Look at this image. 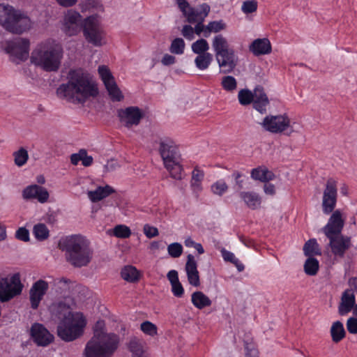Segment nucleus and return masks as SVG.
Masks as SVG:
<instances>
[{
	"instance_id": "nucleus-47",
	"label": "nucleus",
	"mask_w": 357,
	"mask_h": 357,
	"mask_svg": "<svg viewBox=\"0 0 357 357\" xmlns=\"http://www.w3.org/2000/svg\"><path fill=\"white\" fill-rule=\"evenodd\" d=\"M113 234L118 238H126L131 235V231L128 227L124 225H119L114 227Z\"/></svg>"
},
{
	"instance_id": "nucleus-10",
	"label": "nucleus",
	"mask_w": 357,
	"mask_h": 357,
	"mask_svg": "<svg viewBox=\"0 0 357 357\" xmlns=\"http://www.w3.org/2000/svg\"><path fill=\"white\" fill-rule=\"evenodd\" d=\"M83 34L86 40L94 46L104 45V31L100 26L97 15H90L84 20Z\"/></svg>"
},
{
	"instance_id": "nucleus-52",
	"label": "nucleus",
	"mask_w": 357,
	"mask_h": 357,
	"mask_svg": "<svg viewBox=\"0 0 357 357\" xmlns=\"http://www.w3.org/2000/svg\"><path fill=\"white\" fill-rule=\"evenodd\" d=\"M245 357H259L258 350L252 344L246 343L245 345Z\"/></svg>"
},
{
	"instance_id": "nucleus-55",
	"label": "nucleus",
	"mask_w": 357,
	"mask_h": 357,
	"mask_svg": "<svg viewBox=\"0 0 357 357\" xmlns=\"http://www.w3.org/2000/svg\"><path fill=\"white\" fill-rule=\"evenodd\" d=\"M347 284L348 288H347L345 291H349L354 294H357V278L351 277L349 278Z\"/></svg>"
},
{
	"instance_id": "nucleus-2",
	"label": "nucleus",
	"mask_w": 357,
	"mask_h": 357,
	"mask_svg": "<svg viewBox=\"0 0 357 357\" xmlns=\"http://www.w3.org/2000/svg\"><path fill=\"white\" fill-rule=\"evenodd\" d=\"M121 338L114 333L105 329V323L98 321L93 328V335L87 342L83 357H112L121 344Z\"/></svg>"
},
{
	"instance_id": "nucleus-31",
	"label": "nucleus",
	"mask_w": 357,
	"mask_h": 357,
	"mask_svg": "<svg viewBox=\"0 0 357 357\" xmlns=\"http://www.w3.org/2000/svg\"><path fill=\"white\" fill-rule=\"evenodd\" d=\"M204 173L202 170L196 167L192 172V178L190 181V186L194 194L197 197L202 190V181L204 179Z\"/></svg>"
},
{
	"instance_id": "nucleus-64",
	"label": "nucleus",
	"mask_w": 357,
	"mask_h": 357,
	"mask_svg": "<svg viewBox=\"0 0 357 357\" xmlns=\"http://www.w3.org/2000/svg\"><path fill=\"white\" fill-rule=\"evenodd\" d=\"M264 191L266 195H273L275 193V185L270 183H266L264 186Z\"/></svg>"
},
{
	"instance_id": "nucleus-22",
	"label": "nucleus",
	"mask_w": 357,
	"mask_h": 357,
	"mask_svg": "<svg viewBox=\"0 0 357 357\" xmlns=\"http://www.w3.org/2000/svg\"><path fill=\"white\" fill-rule=\"evenodd\" d=\"M185 271L186 273L189 284L195 287H199L200 279L199 273L197 270V261L195 257L191 254H189L187 256Z\"/></svg>"
},
{
	"instance_id": "nucleus-16",
	"label": "nucleus",
	"mask_w": 357,
	"mask_h": 357,
	"mask_svg": "<svg viewBox=\"0 0 357 357\" xmlns=\"http://www.w3.org/2000/svg\"><path fill=\"white\" fill-rule=\"evenodd\" d=\"M98 73L104 82L111 99L113 101H121L123 99V95L118 87L114 77L109 68L105 66H100L98 67Z\"/></svg>"
},
{
	"instance_id": "nucleus-45",
	"label": "nucleus",
	"mask_w": 357,
	"mask_h": 357,
	"mask_svg": "<svg viewBox=\"0 0 357 357\" xmlns=\"http://www.w3.org/2000/svg\"><path fill=\"white\" fill-rule=\"evenodd\" d=\"M225 29V24L222 20L211 21L206 26L205 37H208L211 32L218 33Z\"/></svg>"
},
{
	"instance_id": "nucleus-13",
	"label": "nucleus",
	"mask_w": 357,
	"mask_h": 357,
	"mask_svg": "<svg viewBox=\"0 0 357 357\" xmlns=\"http://www.w3.org/2000/svg\"><path fill=\"white\" fill-rule=\"evenodd\" d=\"M337 198V181L333 178L327 180L322 197V211L324 214L333 213Z\"/></svg>"
},
{
	"instance_id": "nucleus-49",
	"label": "nucleus",
	"mask_w": 357,
	"mask_h": 357,
	"mask_svg": "<svg viewBox=\"0 0 357 357\" xmlns=\"http://www.w3.org/2000/svg\"><path fill=\"white\" fill-rule=\"evenodd\" d=\"M257 9V2L255 0H247L243 2L241 10L245 14L255 12Z\"/></svg>"
},
{
	"instance_id": "nucleus-42",
	"label": "nucleus",
	"mask_w": 357,
	"mask_h": 357,
	"mask_svg": "<svg viewBox=\"0 0 357 357\" xmlns=\"http://www.w3.org/2000/svg\"><path fill=\"white\" fill-rule=\"evenodd\" d=\"M14 162L17 167H22L25 165L29 159L27 151L24 148H20L13 153Z\"/></svg>"
},
{
	"instance_id": "nucleus-48",
	"label": "nucleus",
	"mask_w": 357,
	"mask_h": 357,
	"mask_svg": "<svg viewBox=\"0 0 357 357\" xmlns=\"http://www.w3.org/2000/svg\"><path fill=\"white\" fill-rule=\"evenodd\" d=\"M228 190V185L225 181L220 179L211 185V191L213 194L222 196Z\"/></svg>"
},
{
	"instance_id": "nucleus-19",
	"label": "nucleus",
	"mask_w": 357,
	"mask_h": 357,
	"mask_svg": "<svg viewBox=\"0 0 357 357\" xmlns=\"http://www.w3.org/2000/svg\"><path fill=\"white\" fill-rule=\"evenodd\" d=\"M74 305L75 303L73 298L70 297H65L62 300L53 303L50 306V311L53 316L57 317L61 320L76 312L72 311V307Z\"/></svg>"
},
{
	"instance_id": "nucleus-35",
	"label": "nucleus",
	"mask_w": 357,
	"mask_h": 357,
	"mask_svg": "<svg viewBox=\"0 0 357 357\" xmlns=\"http://www.w3.org/2000/svg\"><path fill=\"white\" fill-rule=\"evenodd\" d=\"M303 252L305 255L308 257H313L314 255H321V249L315 238L310 239L305 243Z\"/></svg>"
},
{
	"instance_id": "nucleus-23",
	"label": "nucleus",
	"mask_w": 357,
	"mask_h": 357,
	"mask_svg": "<svg viewBox=\"0 0 357 357\" xmlns=\"http://www.w3.org/2000/svg\"><path fill=\"white\" fill-rule=\"evenodd\" d=\"M31 24L32 23L29 17L21 11L17 10L8 31L14 33H21L29 30Z\"/></svg>"
},
{
	"instance_id": "nucleus-34",
	"label": "nucleus",
	"mask_w": 357,
	"mask_h": 357,
	"mask_svg": "<svg viewBox=\"0 0 357 357\" xmlns=\"http://www.w3.org/2000/svg\"><path fill=\"white\" fill-rule=\"evenodd\" d=\"M330 333L332 340L335 343L340 342L345 337L346 334L343 324L340 321L333 323Z\"/></svg>"
},
{
	"instance_id": "nucleus-50",
	"label": "nucleus",
	"mask_w": 357,
	"mask_h": 357,
	"mask_svg": "<svg viewBox=\"0 0 357 357\" xmlns=\"http://www.w3.org/2000/svg\"><path fill=\"white\" fill-rule=\"evenodd\" d=\"M15 236L17 239L24 242H28L30 239L29 230L23 227L16 231Z\"/></svg>"
},
{
	"instance_id": "nucleus-20",
	"label": "nucleus",
	"mask_w": 357,
	"mask_h": 357,
	"mask_svg": "<svg viewBox=\"0 0 357 357\" xmlns=\"http://www.w3.org/2000/svg\"><path fill=\"white\" fill-rule=\"evenodd\" d=\"M31 336L38 346L45 347L54 340V336L40 324L36 323L31 328Z\"/></svg>"
},
{
	"instance_id": "nucleus-21",
	"label": "nucleus",
	"mask_w": 357,
	"mask_h": 357,
	"mask_svg": "<svg viewBox=\"0 0 357 357\" xmlns=\"http://www.w3.org/2000/svg\"><path fill=\"white\" fill-rule=\"evenodd\" d=\"M49 197L47 189L36 184L30 185L22 191V197L24 199H35L42 204L47 202Z\"/></svg>"
},
{
	"instance_id": "nucleus-57",
	"label": "nucleus",
	"mask_w": 357,
	"mask_h": 357,
	"mask_svg": "<svg viewBox=\"0 0 357 357\" xmlns=\"http://www.w3.org/2000/svg\"><path fill=\"white\" fill-rule=\"evenodd\" d=\"M144 233L148 238H152L158 236V231L157 228L146 225L144 227Z\"/></svg>"
},
{
	"instance_id": "nucleus-17",
	"label": "nucleus",
	"mask_w": 357,
	"mask_h": 357,
	"mask_svg": "<svg viewBox=\"0 0 357 357\" xmlns=\"http://www.w3.org/2000/svg\"><path fill=\"white\" fill-rule=\"evenodd\" d=\"M49 289V284L44 280H38L31 287L29 291V298L31 307L33 310L39 307L40 301Z\"/></svg>"
},
{
	"instance_id": "nucleus-60",
	"label": "nucleus",
	"mask_w": 357,
	"mask_h": 357,
	"mask_svg": "<svg viewBox=\"0 0 357 357\" xmlns=\"http://www.w3.org/2000/svg\"><path fill=\"white\" fill-rule=\"evenodd\" d=\"M56 2L62 7L70 8L74 6L78 2V0H55Z\"/></svg>"
},
{
	"instance_id": "nucleus-39",
	"label": "nucleus",
	"mask_w": 357,
	"mask_h": 357,
	"mask_svg": "<svg viewBox=\"0 0 357 357\" xmlns=\"http://www.w3.org/2000/svg\"><path fill=\"white\" fill-rule=\"evenodd\" d=\"M255 96V89L252 92L248 89H241L238 94V102L241 105H248L252 102Z\"/></svg>"
},
{
	"instance_id": "nucleus-51",
	"label": "nucleus",
	"mask_w": 357,
	"mask_h": 357,
	"mask_svg": "<svg viewBox=\"0 0 357 357\" xmlns=\"http://www.w3.org/2000/svg\"><path fill=\"white\" fill-rule=\"evenodd\" d=\"M347 328L349 333L357 334V318L350 317L347 321Z\"/></svg>"
},
{
	"instance_id": "nucleus-18",
	"label": "nucleus",
	"mask_w": 357,
	"mask_h": 357,
	"mask_svg": "<svg viewBox=\"0 0 357 357\" xmlns=\"http://www.w3.org/2000/svg\"><path fill=\"white\" fill-rule=\"evenodd\" d=\"M30 43L26 38H18L6 42V51L21 60L26 59L29 55Z\"/></svg>"
},
{
	"instance_id": "nucleus-1",
	"label": "nucleus",
	"mask_w": 357,
	"mask_h": 357,
	"mask_svg": "<svg viewBox=\"0 0 357 357\" xmlns=\"http://www.w3.org/2000/svg\"><path fill=\"white\" fill-rule=\"evenodd\" d=\"M58 96L75 105L84 104L98 93L97 85L88 73L82 70H70L67 82L56 90Z\"/></svg>"
},
{
	"instance_id": "nucleus-63",
	"label": "nucleus",
	"mask_w": 357,
	"mask_h": 357,
	"mask_svg": "<svg viewBox=\"0 0 357 357\" xmlns=\"http://www.w3.org/2000/svg\"><path fill=\"white\" fill-rule=\"evenodd\" d=\"M83 154V150H80L78 153L72 154L70 156V161L72 164L76 165L79 161H82Z\"/></svg>"
},
{
	"instance_id": "nucleus-5",
	"label": "nucleus",
	"mask_w": 357,
	"mask_h": 357,
	"mask_svg": "<svg viewBox=\"0 0 357 357\" xmlns=\"http://www.w3.org/2000/svg\"><path fill=\"white\" fill-rule=\"evenodd\" d=\"M344 220L340 210H335L329 218L327 224L322 228V231L329 240L333 254L343 257L346 251L350 248L351 238L342 235Z\"/></svg>"
},
{
	"instance_id": "nucleus-58",
	"label": "nucleus",
	"mask_w": 357,
	"mask_h": 357,
	"mask_svg": "<svg viewBox=\"0 0 357 357\" xmlns=\"http://www.w3.org/2000/svg\"><path fill=\"white\" fill-rule=\"evenodd\" d=\"M203 22L204 21H198L195 22L196 24L194 28V31L198 36H200L203 33L204 36H205L206 26L204 25Z\"/></svg>"
},
{
	"instance_id": "nucleus-62",
	"label": "nucleus",
	"mask_w": 357,
	"mask_h": 357,
	"mask_svg": "<svg viewBox=\"0 0 357 357\" xmlns=\"http://www.w3.org/2000/svg\"><path fill=\"white\" fill-rule=\"evenodd\" d=\"M83 156L82 157V163L84 166L89 167L93 162V158L90 155H88L85 150H83Z\"/></svg>"
},
{
	"instance_id": "nucleus-11",
	"label": "nucleus",
	"mask_w": 357,
	"mask_h": 357,
	"mask_svg": "<svg viewBox=\"0 0 357 357\" xmlns=\"http://www.w3.org/2000/svg\"><path fill=\"white\" fill-rule=\"evenodd\" d=\"M84 20L82 15L74 9L67 10L63 13L60 22L61 30L68 36L78 35L84 27Z\"/></svg>"
},
{
	"instance_id": "nucleus-41",
	"label": "nucleus",
	"mask_w": 357,
	"mask_h": 357,
	"mask_svg": "<svg viewBox=\"0 0 357 357\" xmlns=\"http://www.w3.org/2000/svg\"><path fill=\"white\" fill-rule=\"evenodd\" d=\"M142 332L148 336L154 337L158 335V327L153 323L149 321H144L140 324L139 327Z\"/></svg>"
},
{
	"instance_id": "nucleus-53",
	"label": "nucleus",
	"mask_w": 357,
	"mask_h": 357,
	"mask_svg": "<svg viewBox=\"0 0 357 357\" xmlns=\"http://www.w3.org/2000/svg\"><path fill=\"white\" fill-rule=\"evenodd\" d=\"M119 167L118 162L115 160H108L103 166V172L105 173L112 172L116 171Z\"/></svg>"
},
{
	"instance_id": "nucleus-40",
	"label": "nucleus",
	"mask_w": 357,
	"mask_h": 357,
	"mask_svg": "<svg viewBox=\"0 0 357 357\" xmlns=\"http://www.w3.org/2000/svg\"><path fill=\"white\" fill-rule=\"evenodd\" d=\"M33 234L37 240L43 241L48 238L50 231L45 224L38 223L34 225Z\"/></svg>"
},
{
	"instance_id": "nucleus-44",
	"label": "nucleus",
	"mask_w": 357,
	"mask_h": 357,
	"mask_svg": "<svg viewBox=\"0 0 357 357\" xmlns=\"http://www.w3.org/2000/svg\"><path fill=\"white\" fill-rule=\"evenodd\" d=\"M208 49L209 45L204 38L199 39L192 44V51L198 55L208 53Z\"/></svg>"
},
{
	"instance_id": "nucleus-15",
	"label": "nucleus",
	"mask_w": 357,
	"mask_h": 357,
	"mask_svg": "<svg viewBox=\"0 0 357 357\" xmlns=\"http://www.w3.org/2000/svg\"><path fill=\"white\" fill-rule=\"evenodd\" d=\"M145 113L138 107L130 106L118 111L120 122L127 128H131L139 124Z\"/></svg>"
},
{
	"instance_id": "nucleus-27",
	"label": "nucleus",
	"mask_w": 357,
	"mask_h": 357,
	"mask_svg": "<svg viewBox=\"0 0 357 357\" xmlns=\"http://www.w3.org/2000/svg\"><path fill=\"white\" fill-rule=\"evenodd\" d=\"M253 107L261 114L266 113L269 100L261 86L255 88V96L252 101Z\"/></svg>"
},
{
	"instance_id": "nucleus-26",
	"label": "nucleus",
	"mask_w": 357,
	"mask_h": 357,
	"mask_svg": "<svg viewBox=\"0 0 357 357\" xmlns=\"http://www.w3.org/2000/svg\"><path fill=\"white\" fill-rule=\"evenodd\" d=\"M356 303V296L349 291L342 292L340 303L338 306V313L341 316L347 314L351 311Z\"/></svg>"
},
{
	"instance_id": "nucleus-14",
	"label": "nucleus",
	"mask_w": 357,
	"mask_h": 357,
	"mask_svg": "<svg viewBox=\"0 0 357 357\" xmlns=\"http://www.w3.org/2000/svg\"><path fill=\"white\" fill-rule=\"evenodd\" d=\"M260 124L264 130L278 134L284 132L290 127V119L286 114L267 115Z\"/></svg>"
},
{
	"instance_id": "nucleus-46",
	"label": "nucleus",
	"mask_w": 357,
	"mask_h": 357,
	"mask_svg": "<svg viewBox=\"0 0 357 357\" xmlns=\"http://www.w3.org/2000/svg\"><path fill=\"white\" fill-rule=\"evenodd\" d=\"M167 277L170 282L172 287V291L176 296H178V272L172 270L168 272Z\"/></svg>"
},
{
	"instance_id": "nucleus-9",
	"label": "nucleus",
	"mask_w": 357,
	"mask_h": 357,
	"mask_svg": "<svg viewBox=\"0 0 357 357\" xmlns=\"http://www.w3.org/2000/svg\"><path fill=\"white\" fill-rule=\"evenodd\" d=\"M24 285L21 282L19 273L7 277H0V301H9L21 294Z\"/></svg>"
},
{
	"instance_id": "nucleus-28",
	"label": "nucleus",
	"mask_w": 357,
	"mask_h": 357,
	"mask_svg": "<svg viewBox=\"0 0 357 357\" xmlns=\"http://www.w3.org/2000/svg\"><path fill=\"white\" fill-rule=\"evenodd\" d=\"M128 349L132 357H149L144 342L137 337H132L128 342Z\"/></svg>"
},
{
	"instance_id": "nucleus-7",
	"label": "nucleus",
	"mask_w": 357,
	"mask_h": 357,
	"mask_svg": "<svg viewBox=\"0 0 357 357\" xmlns=\"http://www.w3.org/2000/svg\"><path fill=\"white\" fill-rule=\"evenodd\" d=\"M212 46L220 68L225 72H231L236 66L235 54L234 50L229 48L227 39L221 34L216 35Z\"/></svg>"
},
{
	"instance_id": "nucleus-36",
	"label": "nucleus",
	"mask_w": 357,
	"mask_h": 357,
	"mask_svg": "<svg viewBox=\"0 0 357 357\" xmlns=\"http://www.w3.org/2000/svg\"><path fill=\"white\" fill-rule=\"evenodd\" d=\"M123 280L129 282H135L139 280V275L135 267L132 266H125L121 272Z\"/></svg>"
},
{
	"instance_id": "nucleus-32",
	"label": "nucleus",
	"mask_w": 357,
	"mask_h": 357,
	"mask_svg": "<svg viewBox=\"0 0 357 357\" xmlns=\"http://www.w3.org/2000/svg\"><path fill=\"white\" fill-rule=\"evenodd\" d=\"M191 301L193 305L199 310L209 307L212 303L209 297L201 291H195L192 294Z\"/></svg>"
},
{
	"instance_id": "nucleus-29",
	"label": "nucleus",
	"mask_w": 357,
	"mask_h": 357,
	"mask_svg": "<svg viewBox=\"0 0 357 357\" xmlns=\"http://www.w3.org/2000/svg\"><path fill=\"white\" fill-rule=\"evenodd\" d=\"M17 10L10 6L0 4V24L6 29L9 30L12 21L14 20Z\"/></svg>"
},
{
	"instance_id": "nucleus-37",
	"label": "nucleus",
	"mask_w": 357,
	"mask_h": 357,
	"mask_svg": "<svg viewBox=\"0 0 357 357\" xmlns=\"http://www.w3.org/2000/svg\"><path fill=\"white\" fill-rule=\"evenodd\" d=\"M213 61V55L211 53L199 54L195 59L196 67L200 70H206Z\"/></svg>"
},
{
	"instance_id": "nucleus-24",
	"label": "nucleus",
	"mask_w": 357,
	"mask_h": 357,
	"mask_svg": "<svg viewBox=\"0 0 357 357\" xmlns=\"http://www.w3.org/2000/svg\"><path fill=\"white\" fill-rule=\"evenodd\" d=\"M249 50L255 56L268 54L272 52L271 43L268 38H257L249 45Z\"/></svg>"
},
{
	"instance_id": "nucleus-59",
	"label": "nucleus",
	"mask_w": 357,
	"mask_h": 357,
	"mask_svg": "<svg viewBox=\"0 0 357 357\" xmlns=\"http://www.w3.org/2000/svg\"><path fill=\"white\" fill-rule=\"evenodd\" d=\"M176 61V57L174 56L169 55L168 54H165L161 59V63L164 66L172 65V64L175 63Z\"/></svg>"
},
{
	"instance_id": "nucleus-56",
	"label": "nucleus",
	"mask_w": 357,
	"mask_h": 357,
	"mask_svg": "<svg viewBox=\"0 0 357 357\" xmlns=\"http://www.w3.org/2000/svg\"><path fill=\"white\" fill-rule=\"evenodd\" d=\"M195 33L194 29L190 25H185L183 27L182 34L185 38L190 40L193 39Z\"/></svg>"
},
{
	"instance_id": "nucleus-12",
	"label": "nucleus",
	"mask_w": 357,
	"mask_h": 357,
	"mask_svg": "<svg viewBox=\"0 0 357 357\" xmlns=\"http://www.w3.org/2000/svg\"><path fill=\"white\" fill-rule=\"evenodd\" d=\"M211 10L210 6L203 3L197 7L190 6L187 0H180V11H181L190 23H195L198 21H204Z\"/></svg>"
},
{
	"instance_id": "nucleus-8",
	"label": "nucleus",
	"mask_w": 357,
	"mask_h": 357,
	"mask_svg": "<svg viewBox=\"0 0 357 357\" xmlns=\"http://www.w3.org/2000/svg\"><path fill=\"white\" fill-rule=\"evenodd\" d=\"M158 151L165 167L172 178H176L178 169L176 144L170 139L161 140L159 142Z\"/></svg>"
},
{
	"instance_id": "nucleus-38",
	"label": "nucleus",
	"mask_w": 357,
	"mask_h": 357,
	"mask_svg": "<svg viewBox=\"0 0 357 357\" xmlns=\"http://www.w3.org/2000/svg\"><path fill=\"white\" fill-rule=\"evenodd\" d=\"M319 268V261L314 257H308L304 264V271L307 275H315Z\"/></svg>"
},
{
	"instance_id": "nucleus-4",
	"label": "nucleus",
	"mask_w": 357,
	"mask_h": 357,
	"mask_svg": "<svg viewBox=\"0 0 357 357\" xmlns=\"http://www.w3.org/2000/svg\"><path fill=\"white\" fill-rule=\"evenodd\" d=\"M63 57L61 45L53 40H46L33 50L30 61L44 71L56 72L60 68Z\"/></svg>"
},
{
	"instance_id": "nucleus-43",
	"label": "nucleus",
	"mask_w": 357,
	"mask_h": 357,
	"mask_svg": "<svg viewBox=\"0 0 357 357\" xmlns=\"http://www.w3.org/2000/svg\"><path fill=\"white\" fill-rule=\"evenodd\" d=\"M222 89L227 92H233L237 88V82L234 77L227 75L222 77L221 81Z\"/></svg>"
},
{
	"instance_id": "nucleus-3",
	"label": "nucleus",
	"mask_w": 357,
	"mask_h": 357,
	"mask_svg": "<svg viewBox=\"0 0 357 357\" xmlns=\"http://www.w3.org/2000/svg\"><path fill=\"white\" fill-rule=\"evenodd\" d=\"M59 247L64 252L66 261L73 267L87 266L93 259L90 241L82 235L66 236L59 241Z\"/></svg>"
},
{
	"instance_id": "nucleus-30",
	"label": "nucleus",
	"mask_w": 357,
	"mask_h": 357,
	"mask_svg": "<svg viewBox=\"0 0 357 357\" xmlns=\"http://www.w3.org/2000/svg\"><path fill=\"white\" fill-rule=\"evenodd\" d=\"M115 192V190L109 185L98 186L95 190L88 191L87 195L92 202H98Z\"/></svg>"
},
{
	"instance_id": "nucleus-54",
	"label": "nucleus",
	"mask_w": 357,
	"mask_h": 357,
	"mask_svg": "<svg viewBox=\"0 0 357 357\" xmlns=\"http://www.w3.org/2000/svg\"><path fill=\"white\" fill-rule=\"evenodd\" d=\"M220 252L225 261L231 262L232 264L233 261L237 259L233 252L226 250L225 248H222Z\"/></svg>"
},
{
	"instance_id": "nucleus-6",
	"label": "nucleus",
	"mask_w": 357,
	"mask_h": 357,
	"mask_svg": "<svg viewBox=\"0 0 357 357\" xmlns=\"http://www.w3.org/2000/svg\"><path fill=\"white\" fill-rule=\"evenodd\" d=\"M85 326L86 320L83 314L75 312L61 320L57 328L58 336L64 341H73L82 335Z\"/></svg>"
},
{
	"instance_id": "nucleus-61",
	"label": "nucleus",
	"mask_w": 357,
	"mask_h": 357,
	"mask_svg": "<svg viewBox=\"0 0 357 357\" xmlns=\"http://www.w3.org/2000/svg\"><path fill=\"white\" fill-rule=\"evenodd\" d=\"M168 252L173 257H178V243H174L168 246Z\"/></svg>"
},
{
	"instance_id": "nucleus-25",
	"label": "nucleus",
	"mask_w": 357,
	"mask_h": 357,
	"mask_svg": "<svg viewBox=\"0 0 357 357\" xmlns=\"http://www.w3.org/2000/svg\"><path fill=\"white\" fill-rule=\"evenodd\" d=\"M238 196L244 204L251 210H256L261 207V197L255 191H241Z\"/></svg>"
},
{
	"instance_id": "nucleus-33",
	"label": "nucleus",
	"mask_w": 357,
	"mask_h": 357,
	"mask_svg": "<svg viewBox=\"0 0 357 357\" xmlns=\"http://www.w3.org/2000/svg\"><path fill=\"white\" fill-rule=\"evenodd\" d=\"M251 177L254 180H258L262 182H267L273 180L274 174L266 167H259L255 168L251 172Z\"/></svg>"
}]
</instances>
